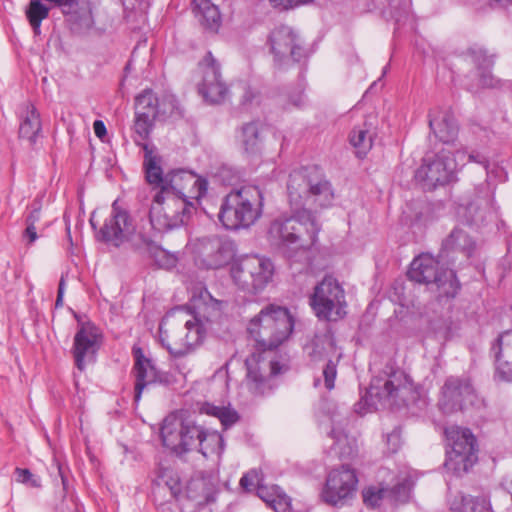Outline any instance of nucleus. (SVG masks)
<instances>
[{
  "label": "nucleus",
  "instance_id": "1",
  "mask_svg": "<svg viewBox=\"0 0 512 512\" xmlns=\"http://www.w3.org/2000/svg\"><path fill=\"white\" fill-rule=\"evenodd\" d=\"M294 328V318L285 307L268 305L248 325L249 334L257 343V352L245 360L246 383L255 395H264L273 388V377L286 370L273 358L265 354L286 341Z\"/></svg>",
  "mask_w": 512,
  "mask_h": 512
},
{
  "label": "nucleus",
  "instance_id": "2",
  "mask_svg": "<svg viewBox=\"0 0 512 512\" xmlns=\"http://www.w3.org/2000/svg\"><path fill=\"white\" fill-rule=\"evenodd\" d=\"M220 303L206 288L192 297L190 312L186 306L171 309L159 326L160 340L171 355L182 356L200 344L214 319L220 316Z\"/></svg>",
  "mask_w": 512,
  "mask_h": 512
},
{
  "label": "nucleus",
  "instance_id": "3",
  "mask_svg": "<svg viewBox=\"0 0 512 512\" xmlns=\"http://www.w3.org/2000/svg\"><path fill=\"white\" fill-rule=\"evenodd\" d=\"M421 399V389L411 377L389 360L379 375L372 378L365 396L356 404V411L378 409H399L417 404Z\"/></svg>",
  "mask_w": 512,
  "mask_h": 512
},
{
  "label": "nucleus",
  "instance_id": "4",
  "mask_svg": "<svg viewBox=\"0 0 512 512\" xmlns=\"http://www.w3.org/2000/svg\"><path fill=\"white\" fill-rule=\"evenodd\" d=\"M321 225L314 213L297 209L290 217L275 219L269 228L270 238L282 249L307 251L315 245Z\"/></svg>",
  "mask_w": 512,
  "mask_h": 512
},
{
  "label": "nucleus",
  "instance_id": "5",
  "mask_svg": "<svg viewBox=\"0 0 512 512\" xmlns=\"http://www.w3.org/2000/svg\"><path fill=\"white\" fill-rule=\"evenodd\" d=\"M263 196L256 186H244L231 191L222 201L219 221L229 230L248 228L262 214Z\"/></svg>",
  "mask_w": 512,
  "mask_h": 512
},
{
  "label": "nucleus",
  "instance_id": "6",
  "mask_svg": "<svg viewBox=\"0 0 512 512\" xmlns=\"http://www.w3.org/2000/svg\"><path fill=\"white\" fill-rule=\"evenodd\" d=\"M290 203L311 204L328 208L333 204L334 192L330 182L316 166L302 167L290 173L287 183Z\"/></svg>",
  "mask_w": 512,
  "mask_h": 512
},
{
  "label": "nucleus",
  "instance_id": "7",
  "mask_svg": "<svg viewBox=\"0 0 512 512\" xmlns=\"http://www.w3.org/2000/svg\"><path fill=\"white\" fill-rule=\"evenodd\" d=\"M407 275L411 281L426 285L439 299L454 298L460 289L455 271L444 268L438 259L428 253L413 259Z\"/></svg>",
  "mask_w": 512,
  "mask_h": 512
},
{
  "label": "nucleus",
  "instance_id": "8",
  "mask_svg": "<svg viewBox=\"0 0 512 512\" xmlns=\"http://www.w3.org/2000/svg\"><path fill=\"white\" fill-rule=\"evenodd\" d=\"M194 209L192 201L158 191L149 211L151 226L158 232L178 228L187 222Z\"/></svg>",
  "mask_w": 512,
  "mask_h": 512
},
{
  "label": "nucleus",
  "instance_id": "9",
  "mask_svg": "<svg viewBox=\"0 0 512 512\" xmlns=\"http://www.w3.org/2000/svg\"><path fill=\"white\" fill-rule=\"evenodd\" d=\"M309 303L320 320L338 321L346 315L345 291L333 276H325L314 287Z\"/></svg>",
  "mask_w": 512,
  "mask_h": 512
},
{
  "label": "nucleus",
  "instance_id": "10",
  "mask_svg": "<svg viewBox=\"0 0 512 512\" xmlns=\"http://www.w3.org/2000/svg\"><path fill=\"white\" fill-rule=\"evenodd\" d=\"M266 44L278 67L287 64L289 60L305 64L309 57L302 38L288 25H279L272 29Z\"/></svg>",
  "mask_w": 512,
  "mask_h": 512
},
{
  "label": "nucleus",
  "instance_id": "11",
  "mask_svg": "<svg viewBox=\"0 0 512 512\" xmlns=\"http://www.w3.org/2000/svg\"><path fill=\"white\" fill-rule=\"evenodd\" d=\"M451 450L446 452L445 468L461 475L477 461V442L470 429L451 427L445 431Z\"/></svg>",
  "mask_w": 512,
  "mask_h": 512
},
{
  "label": "nucleus",
  "instance_id": "12",
  "mask_svg": "<svg viewBox=\"0 0 512 512\" xmlns=\"http://www.w3.org/2000/svg\"><path fill=\"white\" fill-rule=\"evenodd\" d=\"M205 428L191 420H180L175 416L164 419L160 430L162 443L176 454L196 450Z\"/></svg>",
  "mask_w": 512,
  "mask_h": 512
},
{
  "label": "nucleus",
  "instance_id": "13",
  "mask_svg": "<svg viewBox=\"0 0 512 512\" xmlns=\"http://www.w3.org/2000/svg\"><path fill=\"white\" fill-rule=\"evenodd\" d=\"M274 267L269 259L246 256L232 267L235 284L242 290L256 294L271 281Z\"/></svg>",
  "mask_w": 512,
  "mask_h": 512
},
{
  "label": "nucleus",
  "instance_id": "14",
  "mask_svg": "<svg viewBox=\"0 0 512 512\" xmlns=\"http://www.w3.org/2000/svg\"><path fill=\"white\" fill-rule=\"evenodd\" d=\"M457 163L451 151L441 149L434 155H426L422 165L415 171V179L426 190L449 184L455 179Z\"/></svg>",
  "mask_w": 512,
  "mask_h": 512
},
{
  "label": "nucleus",
  "instance_id": "15",
  "mask_svg": "<svg viewBox=\"0 0 512 512\" xmlns=\"http://www.w3.org/2000/svg\"><path fill=\"white\" fill-rule=\"evenodd\" d=\"M132 355L134 358L132 375L135 379L134 403L138 404L146 387L152 384L169 385L172 379L169 373L163 372L157 368L153 359L145 356L141 347L133 346Z\"/></svg>",
  "mask_w": 512,
  "mask_h": 512
},
{
  "label": "nucleus",
  "instance_id": "16",
  "mask_svg": "<svg viewBox=\"0 0 512 512\" xmlns=\"http://www.w3.org/2000/svg\"><path fill=\"white\" fill-rule=\"evenodd\" d=\"M207 190L208 181L206 178L197 176L192 171L176 169L166 173L164 186H161L159 192L198 201L205 196Z\"/></svg>",
  "mask_w": 512,
  "mask_h": 512
},
{
  "label": "nucleus",
  "instance_id": "17",
  "mask_svg": "<svg viewBox=\"0 0 512 512\" xmlns=\"http://www.w3.org/2000/svg\"><path fill=\"white\" fill-rule=\"evenodd\" d=\"M476 398L474 387L466 376H449L442 388L439 407L445 414L462 411Z\"/></svg>",
  "mask_w": 512,
  "mask_h": 512
},
{
  "label": "nucleus",
  "instance_id": "18",
  "mask_svg": "<svg viewBox=\"0 0 512 512\" xmlns=\"http://www.w3.org/2000/svg\"><path fill=\"white\" fill-rule=\"evenodd\" d=\"M198 66L203 74L202 81L198 84L199 94L208 103H222L228 95V87L222 79L220 64L208 51Z\"/></svg>",
  "mask_w": 512,
  "mask_h": 512
},
{
  "label": "nucleus",
  "instance_id": "19",
  "mask_svg": "<svg viewBox=\"0 0 512 512\" xmlns=\"http://www.w3.org/2000/svg\"><path fill=\"white\" fill-rule=\"evenodd\" d=\"M357 484L355 470L348 465H342L340 469H334L328 474L322 492L323 500L334 506L343 504L346 499L353 496Z\"/></svg>",
  "mask_w": 512,
  "mask_h": 512
},
{
  "label": "nucleus",
  "instance_id": "20",
  "mask_svg": "<svg viewBox=\"0 0 512 512\" xmlns=\"http://www.w3.org/2000/svg\"><path fill=\"white\" fill-rule=\"evenodd\" d=\"M135 225L128 210L121 207L115 200L111 207L110 216L99 230V238L115 247L121 246L134 233Z\"/></svg>",
  "mask_w": 512,
  "mask_h": 512
},
{
  "label": "nucleus",
  "instance_id": "21",
  "mask_svg": "<svg viewBox=\"0 0 512 512\" xmlns=\"http://www.w3.org/2000/svg\"><path fill=\"white\" fill-rule=\"evenodd\" d=\"M494 362V380L512 384V329L498 334L490 347Z\"/></svg>",
  "mask_w": 512,
  "mask_h": 512
},
{
  "label": "nucleus",
  "instance_id": "22",
  "mask_svg": "<svg viewBox=\"0 0 512 512\" xmlns=\"http://www.w3.org/2000/svg\"><path fill=\"white\" fill-rule=\"evenodd\" d=\"M101 334L91 322L81 323L74 337L73 356L75 365L80 370L85 369V360L92 359L100 347Z\"/></svg>",
  "mask_w": 512,
  "mask_h": 512
},
{
  "label": "nucleus",
  "instance_id": "23",
  "mask_svg": "<svg viewBox=\"0 0 512 512\" xmlns=\"http://www.w3.org/2000/svg\"><path fill=\"white\" fill-rule=\"evenodd\" d=\"M199 255L206 268L217 269L232 259L233 245L230 241L218 236L203 238L199 246Z\"/></svg>",
  "mask_w": 512,
  "mask_h": 512
},
{
  "label": "nucleus",
  "instance_id": "24",
  "mask_svg": "<svg viewBox=\"0 0 512 512\" xmlns=\"http://www.w3.org/2000/svg\"><path fill=\"white\" fill-rule=\"evenodd\" d=\"M463 56L475 66L479 76V84L482 87H493L495 85L492 75V68L495 63L494 54L478 44H473L467 48Z\"/></svg>",
  "mask_w": 512,
  "mask_h": 512
},
{
  "label": "nucleus",
  "instance_id": "25",
  "mask_svg": "<svg viewBox=\"0 0 512 512\" xmlns=\"http://www.w3.org/2000/svg\"><path fill=\"white\" fill-rule=\"evenodd\" d=\"M429 127L436 138L445 144L454 142L458 135V125L450 110L435 108L428 114Z\"/></svg>",
  "mask_w": 512,
  "mask_h": 512
},
{
  "label": "nucleus",
  "instance_id": "26",
  "mask_svg": "<svg viewBox=\"0 0 512 512\" xmlns=\"http://www.w3.org/2000/svg\"><path fill=\"white\" fill-rule=\"evenodd\" d=\"M192 11L199 23L207 30L216 32L221 23L220 12L210 0H192Z\"/></svg>",
  "mask_w": 512,
  "mask_h": 512
},
{
  "label": "nucleus",
  "instance_id": "27",
  "mask_svg": "<svg viewBox=\"0 0 512 512\" xmlns=\"http://www.w3.org/2000/svg\"><path fill=\"white\" fill-rule=\"evenodd\" d=\"M415 480L409 472L400 473L392 487H386V498L390 504H404L411 498Z\"/></svg>",
  "mask_w": 512,
  "mask_h": 512
},
{
  "label": "nucleus",
  "instance_id": "28",
  "mask_svg": "<svg viewBox=\"0 0 512 512\" xmlns=\"http://www.w3.org/2000/svg\"><path fill=\"white\" fill-rule=\"evenodd\" d=\"M329 436L334 440L331 449L340 458H352L357 454L358 445L356 438L349 436L343 428L334 426Z\"/></svg>",
  "mask_w": 512,
  "mask_h": 512
},
{
  "label": "nucleus",
  "instance_id": "29",
  "mask_svg": "<svg viewBox=\"0 0 512 512\" xmlns=\"http://www.w3.org/2000/svg\"><path fill=\"white\" fill-rule=\"evenodd\" d=\"M42 123L40 114L34 106H28L19 127V137L26 139L30 145H35L41 136Z\"/></svg>",
  "mask_w": 512,
  "mask_h": 512
},
{
  "label": "nucleus",
  "instance_id": "30",
  "mask_svg": "<svg viewBox=\"0 0 512 512\" xmlns=\"http://www.w3.org/2000/svg\"><path fill=\"white\" fill-rule=\"evenodd\" d=\"M143 150V167L145 170L146 180L149 184L155 185L159 190H161V186H164V180H166V174H163V170L160 165L161 158L154 154L153 149L148 144H143Z\"/></svg>",
  "mask_w": 512,
  "mask_h": 512
},
{
  "label": "nucleus",
  "instance_id": "31",
  "mask_svg": "<svg viewBox=\"0 0 512 512\" xmlns=\"http://www.w3.org/2000/svg\"><path fill=\"white\" fill-rule=\"evenodd\" d=\"M266 127L259 121H252L242 125L240 129V142L246 152H257L264 139Z\"/></svg>",
  "mask_w": 512,
  "mask_h": 512
},
{
  "label": "nucleus",
  "instance_id": "32",
  "mask_svg": "<svg viewBox=\"0 0 512 512\" xmlns=\"http://www.w3.org/2000/svg\"><path fill=\"white\" fill-rule=\"evenodd\" d=\"M138 249L147 254L160 268L170 269L176 266L177 257L148 238H142V243Z\"/></svg>",
  "mask_w": 512,
  "mask_h": 512
},
{
  "label": "nucleus",
  "instance_id": "33",
  "mask_svg": "<svg viewBox=\"0 0 512 512\" xmlns=\"http://www.w3.org/2000/svg\"><path fill=\"white\" fill-rule=\"evenodd\" d=\"M475 243L471 237L461 229H454L443 241L442 248L446 252H460L469 258L474 250Z\"/></svg>",
  "mask_w": 512,
  "mask_h": 512
},
{
  "label": "nucleus",
  "instance_id": "34",
  "mask_svg": "<svg viewBox=\"0 0 512 512\" xmlns=\"http://www.w3.org/2000/svg\"><path fill=\"white\" fill-rule=\"evenodd\" d=\"M224 449L225 441L223 436L217 431H210L207 429L204 430L199 445L196 447V451L201 453L204 458L216 455L217 458L220 459Z\"/></svg>",
  "mask_w": 512,
  "mask_h": 512
},
{
  "label": "nucleus",
  "instance_id": "35",
  "mask_svg": "<svg viewBox=\"0 0 512 512\" xmlns=\"http://www.w3.org/2000/svg\"><path fill=\"white\" fill-rule=\"evenodd\" d=\"M350 144L356 149L359 158L364 157L372 147V135L367 123L356 126L349 135Z\"/></svg>",
  "mask_w": 512,
  "mask_h": 512
},
{
  "label": "nucleus",
  "instance_id": "36",
  "mask_svg": "<svg viewBox=\"0 0 512 512\" xmlns=\"http://www.w3.org/2000/svg\"><path fill=\"white\" fill-rule=\"evenodd\" d=\"M135 112L158 120V97L151 89H145L136 96Z\"/></svg>",
  "mask_w": 512,
  "mask_h": 512
},
{
  "label": "nucleus",
  "instance_id": "37",
  "mask_svg": "<svg viewBox=\"0 0 512 512\" xmlns=\"http://www.w3.org/2000/svg\"><path fill=\"white\" fill-rule=\"evenodd\" d=\"M155 121H157V119L151 118L146 115L143 116L140 115V113L135 112L133 124V139L137 146L143 148V144H147L146 141L150 138V135L155 125Z\"/></svg>",
  "mask_w": 512,
  "mask_h": 512
},
{
  "label": "nucleus",
  "instance_id": "38",
  "mask_svg": "<svg viewBox=\"0 0 512 512\" xmlns=\"http://www.w3.org/2000/svg\"><path fill=\"white\" fill-rule=\"evenodd\" d=\"M152 493L155 499H159L165 493H169V499H179L182 494V484L179 477L175 474L164 475L163 483H155Z\"/></svg>",
  "mask_w": 512,
  "mask_h": 512
},
{
  "label": "nucleus",
  "instance_id": "39",
  "mask_svg": "<svg viewBox=\"0 0 512 512\" xmlns=\"http://www.w3.org/2000/svg\"><path fill=\"white\" fill-rule=\"evenodd\" d=\"M202 410L206 414L218 418L224 429H228L239 420L238 413L230 407L215 406L205 403Z\"/></svg>",
  "mask_w": 512,
  "mask_h": 512
},
{
  "label": "nucleus",
  "instance_id": "40",
  "mask_svg": "<svg viewBox=\"0 0 512 512\" xmlns=\"http://www.w3.org/2000/svg\"><path fill=\"white\" fill-rule=\"evenodd\" d=\"M48 14L49 8L42 4L40 0L30 1L26 9V16L36 34L40 32L41 22L48 17Z\"/></svg>",
  "mask_w": 512,
  "mask_h": 512
},
{
  "label": "nucleus",
  "instance_id": "41",
  "mask_svg": "<svg viewBox=\"0 0 512 512\" xmlns=\"http://www.w3.org/2000/svg\"><path fill=\"white\" fill-rule=\"evenodd\" d=\"M158 120L165 121L171 117H182L183 113L178 105V101L173 96H164L158 98Z\"/></svg>",
  "mask_w": 512,
  "mask_h": 512
},
{
  "label": "nucleus",
  "instance_id": "42",
  "mask_svg": "<svg viewBox=\"0 0 512 512\" xmlns=\"http://www.w3.org/2000/svg\"><path fill=\"white\" fill-rule=\"evenodd\" d=\"M386 487L370 486L363 490V501L368 507H379L382 501H387Z\"/></svg>",
  "mask_w": 512,
  "mask_h": 512
},
{
  "label": "nucleus",
  "instance_id": "43",
  "mask_svg": "<svg viewBox=\"0 0 512 512\" xmlns=\"http://www.w3.org/2000/svg\"><path fill=\"white\" fill-rule=\"evenodd\" d=\"M259 480V473L256 470H250L241 477L240 486L246 491H252L257 486V493L259 497L269 502L270 500L267 499L264 495L266 488L259 485Z\"/></svg>",
  "mask_w": 512,
  "mask_h": 512
},
{
  "label": "nucleus",
  "instance_id": "44",
  "mask_svg": "<svg viewBox=\"0 0 512 512\" xmlns=\"http://www.w3.org/2000/svg\"><path fill=\"white\" fill-rule=\"evenodd\" d=\"M463 512H489L490 502L485 496H465L462 499Z\"/></svg>",
  "mask_w": 512,
  "mask_h": 512
},
{
  "label": "nucleus",
  "instance_id": "45",
  "mask_svg": "<svg viewBox=\"0 0 512 512\" xmlns=\"http://www.w3.org/2000/svg\"><path fill=\"white\" fill-rule=\"evenodd\" d=\"M489 200L476 199L469 203L466 207L467 213L470 216L472 222L484 221L486 218V212L489 209Z\"/></svg>",
  "mask_w": 512,
  "mask_h": 512
},
{
  "label": "nucleus",
  "instance_id": "46",
  "mask_svg": "<svg viewBox=\"0 0 512 512\" xmlns=\"http://www.w3.org/2000/svg\"><path fill=\"white\" fill-rule=\"evenodd\" d=\"M306 104V97L304 95V88L297 87L291 91L282 103L283 109L290 110L292 108H303Z\"/></svg>",
  "mask_w": 512,
  "mask_h": 512
},
{
  "label": "nucleus",
  "instance_id": "47",
  "mask_svg": "<svg viewBox=\"0 0 512 512\" xmlns=\"http://www.w3.org/2000/svg\"><path fill=\"white\" fill-rule=\"evenodd\" d=\"M14 473L17 482L32 488L41 487V479L34 475L29 469L17 467Z\"/></svg>",
  "mask_w": 512,
  "mask_h": 512
},
{
  "label": "nucleus",
  "instance_id": "48",
  "mask_svg": "<svg viewBox=\"0 0 512 512\" xmlns=\"http://www.w3.org/2000/svg\"><path fill=\"white\" fill-rule=\"evenodd\" d=\"M337 376V363L329 360L323 368L324 384L328 390H332L335 386V379Z\"/></svg>",
  "mask_w": 512,
  "mask_h": 512
},
{
  "label": "nucleus",
  "instance_id": "49",
  "mask_svg": "<svg viewBox=\"0 0 512 512\" xmlns=\"http://www.w3.org/2000/svg\"><path fill=\"white\" fill-rule=\"evenodd\" d=\"M313 1L314 0H270L273 7L283 10L292 9L300 5L311 3Z\"/></svg>",
  "mask_w": 512,
  "mask_h": 512
},
{
  "label": "nucleus",
  "instance_id": "50",
  "mask_svg": "<svg viewBox=\"0 0 512 512\" xmlns=\"http://www.w3.org/2000/svg\"><path fill=\"white\" fill-rule=\"evenodd\" d=\"M467 161L478 163V164L484 166L486 169L489 165L488 159L484 155H482L481 153L476 152V151H472L470 153L468 152Z\"/></svg>",
  "mask_w": 512,
  "mask_h": 512
},
{
  "label": "nucleus",
  "instance_id": "51",
  "mask_svg": "<svg viewBox=\"0 0 512 512\" xmlns=\"http://www.w3.org/2000/svg\"><path fill=\"white\" fill-rule=\"evenodd\" d=\"M467 154H468V151L465 149L456 151V153L454 155L451 152L452 159L456 160L457 168L463 167L464 165H466L468 163Z\"/></svg>",
  "mask_w": 512,
  "mask_h": 512
},
{
  "label": "nucleus",
  "instance_id": "52",
  "mask_svg": "<svg viewBox=\"0 0 512 512\" xmlns=\"http://www.w3.org/2000/svg\"><path fill=\"white\" fill-rule=\"evenodd\" d=\"M23 237L28 239L29 244L33 243L38 238L36 226L26 224Z\"/></svg>",
  "mask_w": 512,
  "mask_h": 512
},
{
  "label": "nucleus",
  "instance_id": "53",
  "mask_svg": "<svg viewBox=\"0 0 512 512\" xmlns=\"http://www.w3.org/2000/svg\"><path fill=\"white\" fill-rule=\"evenodd\" d=\"M93 129H94L95 135L97 137H99L100 139H102L107 134L106 126H105L104 122L101 120L94 121Z\"/></svg>",
  "mask_w": 512,
  "mask_h": 512
},
{
  "label": "nucleus",
  "instance_id": "54",
  "mask_svg": "<svg viewBox=\"0 0 512 512\" xmlns=\"http://www.w3.org/2000/svg\"><path fill=\"white\" fill-rule=\"evenodd\" d=\"M40 220V207L34 208L26 217V224L36 226Z\"/></svg>",
  "mask_w": 512,
  "mask_h": 512
},
{
  "label": "nucleus",
  "instance_id": "55",
  "mask_svg": "<svg viewBox=\"0 0 512 512\" xmlns=\"http://www.w3.org/2000/svg\"><path fill=\"white\" fill-rule=\"evenodd\" d=\"M174 500L175 499H169V493L162 494V496L159 499H155L154 498V502L158 506H162V505H164L166 503H171Z\"/></svg>",
  "mask_w": 512,
  "mask_h": 512
},
{
  "label": "nucleus",
  "instance_id": "56",
  "mask_svg": "<svg viewBox=\"0 0 512 512\" xmlns=\"http://www.w3.org/2000/svg\"><path fill=\"white\" fill-rule=\"evenodd\" d=\"M254 98V93L250 88H246L243 94V104L250 103Z\"/></svg>",
  "mask_w": 512,
  "mask_h": 512
},
{
  "label": "nucleus",
  "instance_id": "57",
  "mask_svg": "<svg viewBox=\"0 0 512 512\" xmlns=\"http://www.w3.org/2000/svg\"><path fill=\"white\" fill-rule=\"evenodd\" d=\"M64 290H65V279L64 277L62 276L60 281H59V285H58V291L57 293L58 294H64Z\"/></svg>",
  "mask_w": 512,
  "mask_h": 512
},
{
  "label": "nucleus",
  "instance_id": "58",
  "mask_svg": "<svg viewBox=\"0 0 512 512\" xmlns=\"http://www.w3.org/2000/svg\"><path fill=\"white\" fill-rule=\"evenodd\" d=\"M63 296L64 294H58L55 301V308H61L63 306Z\"/></svg>",
  "mask_w": 512,
  "mask_h": 512
},
{
  "label": "nucleus",
  "instance_id": "59",
  "mask_svg": "<svg viewBox=\"0 0 512 512\" xmlns=\"http://www.w3.org/2000/svg\"><path fill=\"white\" fill-rule=\"evenodd\" d=\"M59 474L61 476V481H62V484H63V488L66 489V486H67V478L64 476L63 472H62V469L61 467H59Z\"/></svg>",
  "mask_w": 512,
  "mask_h": 512
},
{
  "label": "nucleus",
  "instance_id": "60",
  "mask_svg": "<svg viewBox=\"0 0 512 512\" xmlns=\"http://www.w3.org/2000/svg\"><path fill=\"white\" fill-rule=\"evenodd\" d=\"M495 2L499 3L501 6L512 5V0H495Z\"/></svg>",
  "mask_w": 512,
  "mask_h": 512
},
{
  "label": "nucleus",
  "instance_id": "61",
  "mask_svg": "<svg viewBox=\"0 0 512 512\" xmlns=\"http://www.w3.org/2000/svg\"><path fill=\"white\" fill-rule=\"evenodd\" d=\"M90 224H91V226H92L94 229H96V224H95V222H94V218H93V216L90 218Z\"/></svg>",
  "mask_w": 512,
  "mask_h": 512
},
{
  "label": "nucleus",
  "instance_id": "62",
  "mask_svg": "<svg viewBox=\"0 0 512 512\" xmlns=\"http://www.w3.org/2000/svg\"><path fill=\"white\" fill-rule=\"evenodd\" d=\"M391 438H396V436L395 435H389L388 440H390Z\"/></svg>",
  "mask_w": 512,
  "mask_h": 512
}]
</instances>
